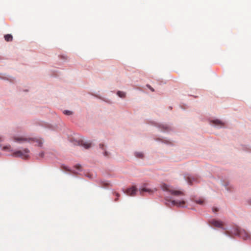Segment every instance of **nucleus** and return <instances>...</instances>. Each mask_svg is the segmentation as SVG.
<instances>
[{"instance_id": "13", "label": "nucleus", "mask_w": 251, "mask_h": 251, "mask_svg": "<svg viewBox=\"0 0 251 251\" xmlns=\"http://www.w3.org/2000/svg\"><path fill=\"white\" fill-rule=\"evenodd\" d=\"M117 94L118 96L120 98H124L126 97V93L124 92L119 91H118Z\"/></svg>"}, {"instance_id": "1", "label": "nucleus", "mask_w": 251, "mask_h": 251, "mask_svg": "<svg viewBox=\"0 0 251 251\" xmlns=\"http://www.w3.org/2000/svg\"><path fill=\"white\" fill-rule=\"evenodd\" d=\"M14 140L16 142L22 143V142H36L37 144L36 145L39 147H41L43 145V141L41 139L39 138H33L25 137H14Z\"/></svg>"}, {"instance_id": "2", "label": "nucleus", "mask_w": 251, "mask_h": 251, "mask_svg": "<svg viewBox=\"0 0 251 251\" xmlns=\"http://www.w3.org/2000/svg\"><path fill=\"white\" fill-rule=\"evenodd\" d=\"M161 188L165 191L169 192L171 195L174 196L181 197L184 195V193L182 191L176 190L174 188L165 183L161 185Z\"/></svg>"}, {"instance_id": "25", "label": "nucleus", "mask_w": 251, "mask_h": 251, "mask_svg": "<svg viewBox=\"0 0 251 251\" xmlns=\"http://www.w3.org/2000/svg\"><path fill=\"white\" fill-rule=\"evenodd\" d=\"M3 138H2V137H0V142H2V141H3Z\"/></svg>"}, {"instance_id": "5", "label": "nucleus", "mask_w": 251, "mask_h": 251, "mask_svg": "<svg viewBox=\"0 0 251 251\" xmlns=\"http://www.w3.org/2000/svg\"><path fill=\"white\" fill-rule=\"evenodd\" d=\"M137 191V189L135 186H132L130 188H128L125 191V193L128 196H134Z\"/></svg>"}, {"instance_id": "4", "label": "nucleus", "mask_w": 251, "mask_h": 251, "mask_svg": "<svg viewBox=\"0 0 251 251\" xmlns=\"http://www.w3.org/2000/svg\"><path fill=\"white\" fill-rule=\"evenodd\" d=\"M29 150L27 149H25L23 151H18L14 152L12 155L15 157H20L23 159H26L29 157Z\"/></svg>"}, {"instance_id": "24", "label": "nucleus", "mask_w": 251, "mask_h": 251, "mask_svg": "<svg viewBox=\"0 0 251 251\" xmlns=\"http://www.w3.org/2000/svg\"><path fill=\"white\" fill-rule=\"evenodd\" d=\"M148 87H149V88L151 90V91L153 92L154 91V89L151 88V86H149L148 85H147Z\"/></svg>"}, {"instance_id": "23", "label": "nucleus", "mask_w": 251, "mask_h": 251, "mask_svg": "<svg viewBox=\"0 0 251 251\" xmlns=\"http://www.w3.org/2000/svg\"><path fill=\"white\" fill-rule=\"evenodd\" d=\"M218 209L217 208H215L213 209V211L214 212H216L218 211Z\"/></svg>"}, {"instance_id": "7", "label": "nucleus", "mask_w": 251, "mask_h": 251, "mask_svg": "<svg viewBox=\"0 0 251 251\" xmlns=\"http://www.w3.org/2000/svg\"><path fill=\"white\" fill-rule=\"evenodd\" d=\"M210 224L211 225L218 227H222L223 225V223L221 221L216 220H212L210 222Z\"/></svg>"}, {"instance_id": "6", "label": "nucleus", "mask_w": 251, "mask_h": 251, "mask_svg": "<svg viewBox=\"0 0 251 251\" xmlns=\"http://www.w3.org/2000/svg\"><path fill=\"white\" fill-rule=\"evenodd\" d=\"M239 235L241 237H242L244 240L250 239L251 236L250 234H249L245 230L239 231Z\"/></svg>"}, {"instance_id": "16", "label": "nucleus", "mask_w": 251, "mask_h": 251, "mask_svg": "<svg viewBox=\"0 0 251 251\" xmlns=\"http://www.w3.org/2000/svg\"><path fill=\"white\" fill-rule=\"evenodd\" d=\"M135 156L138 158H143L144 156L142 152H136Z\"/></svg>"}, {"instance_id": "8", "label": "nucleus", "mask_w": 251, "mask_h": 251, "mask_svg": "<svg viewBox=\"0 0 251 251\" xmlns=\"http://www.w3.org/2000/svg\"><path fill=\"white\" fill-rule=\"evenodd\" d=\"M156 189L151 190L150 189L146 188L145 187L142 188L140 190V194L141 195H143L144 192H148L149 194H152L154 191H156Z\"/></svg>"}, {"instance_id": "26", "label": "nucleus", "mask_w": 251, "mask_h": 251, "mask_svg": "<svg viewBox=\"0 0 251 251\" xmlns=\"http://www.w3.org/2000/svg\"><path fill=\"white\" fill-rule=\"evenodd\" d=\"M115 194H116V196L118 198L120 197V194L117 193H115Z\"/></svg>"}, {"instance_id": "3", "label": "nucleus", "mask_w": 251, "mask_h": 251, "mask_svg": "<svg viewBox=\"0 0 251 251\" xmlns=\"http://www.w3.org/2000/svg\"><path fill=\"white\" fill-rule=\"evenodd\" d=\"M166 204L169 206H176L177 207H184L185 204V201L183 199L180 200H171L168 198H165Z\"/></svg>"}, {"instance_id": "22", "label": "nucleus", "mask_w": 251, "mask_h": 251, "mask_svg": "<svg viewBox=\"0 0 251 251\" xmlns=\"http://www.w3.org/2000/svg\"><path fill=\"white\" fill-rule=\"evenodd\" d=\"M100 147L102 149V150H104V145L103 144H100Z\"/></svg>"}, {"instance_id": "27", "label": "nucleus", "mask_w": 251, "mask_h": 251, "mask_svg": "<svg viewBox=\"0 0 251 251\" xmlns=\"http://www.w3.org/2000/svg\"><path fill=\"white\" fill-rule=\"evenodd\" d=\"M63 169H64L65 170H68V169L67 168V167H65V166L63 167Z\"/></svg>"}, {"instance_id": "28", "label": "nucleus", "mask_w": 251, "mask_h": 251, "mask_svg": "<svg viewBox=\"0 0 251 251\" xmlns=\"http://www.w3.org/2000/svg\"><path fill=\"white\" fill-rule=\"evenodd\" d=\"M118 197H117V198H116V199L115 200V201H118Z\"/></svg>"}, {"instance_id": "21", "label": "nucleus", "mask_w": 251, "mask_h": 251, "mask_svg": "<svg viewBox=\"0 0 251 251\" xmlns=\"http://www.w3.org/2000/svg\"><path fill=\"white\" fill-rule=\"evenodd\" d=\"M39 155L40 157L43 158L44 157V152H42L40 153Z\"/></svg>"}, {"instance_id": "20", "label": "nucleus", "mask_w": 251, "mask_h": 251, "mask_svg": "<svg viewBox=\"0 0 251 251\" xmlns=\"http://www.w3.org/2000/svg\"><path fill=\"white\" fill-rule=\"evenodd\" d=\"M103 154L105 156H109V153L107 151H104V152H103Z\"/></svg>"}, {"instance_id": "10", "label": "nucleus", "mask_w": 251, "mask_h": 251, "mask_svg": "<svg viewBox=\"0 0 251 251\" xmlns=\"http://www.w3.org/2000/svg\"><path fill=\"white\" fill-rule=\"evenodd\" d=\"M4 39L7 42L12 41L13 40V37L11 34H6L4 35Z\"/></svg>"}, {"instance_id": "14", "label": "nucleus", "mask_w": 251, "mask_h": 251, "mask_svg": "<svg viewBox=\"0 0 251 251\" xmlns=\"http://www.w3.org/2000/svg\"><path fill=\"white\" fill-rule=\"evenodd\" d=\"M213 123L215 125H218V126H222L223 125V123L218 120L213 121Z\"/></svg>"}, {"instance_id": "17", "label": "nucleus", "mask_w": 251, "mask_h": 251, "mask_svg": "<svg viewBox=\"0 0 251 251\" xmlns=\"http://www.w3.org/2000/svg\"><path fill=\"white\" fill-rule=\"evenodd\" d=\"M196 202L199 204H203L204 203V201L202 199H200L199 200H197Z\"/></svg>"}, {"instance_id": "19", "label": "nucleus", "mask_w": 251, "mask_h": 251, "mask_svg": "<svg viewBox=\"0 0 251 251\" xmlns=\"http://www.w3.org/2000/svg\"><path fill=\"white\" fill-rule=\"evenodd\" d=\"M75 167L76 169L79 170H80L81 166L80 165H76L75 166Z\"/></svg>"}, {"instance_id": "11", "label": "nucleus", "mask_w": 251, "mask_h": 251, "mask_svg": "<svg viewBox=\"0 0 251 251\" xmlns=\"http://www.w3.org/2000/svg\"><path fill=\"white\" fill-rule=\"evenodd\" d=\"M81 146H83L86 149H89L91 146V144L90 143L86 142V143H81Z\"/></svg>"}, {"instance_id": "15", "label": "nucleus", "mask_w": 251, "mask_h": 251, "mask_svg": "<svg viewBox=\"0 0 251 251\" xmlns=\"http://www.w3.org/2000/svg\"><path fill=\"white\" fill-rule=\"evenodd\" d=\"M161 128H162L163 130H165V131H168L170 129V127L167 126V125H162L161 126Z\"/></svg>"}, {"instance_id": "12", "label": "nucleus", "mask_w": 251, "mask_h": 251, "mask_svg": "<svg viewBox=\"0 0 251 251\" xmlns=\"http://www.w3.org/2000/svg\"><path fill=\"white\" fill-rule=\"evenodd\" d=\"M2 150L4 151H12V150L11 149V146L10 145L5 146L3 147Z\"/></svg>"}, {"instance_id": "18", "label": "nucleus", "mask_w": 251, "mask_h": 251, "mask_svg": "<svg viewBox=\"0 0 251 251\" xmlns=\"http://www.w3.org/2000/svg\"><path fill=\"white\" fill-rule=\"evenodd\" d=\"M64 114L67 115H70L72 114V112L69 110H65L63 112Z\"/></svg>"}, {"instance_id": "9", "label": "nucleus", "mask_w": 251, "mask_h": 251, "mask_svg": "<svg viewBox=\"0 0 251 251\" xmlns=\"http://www.w3.org/2000/svg\"><path fill=\"white\" fill-rule=\"evenodd\" d=\"M197 178L196 176H191L187 177V181L190 184H192L193 181H197Z\"/></svg>"}]
</instances>
